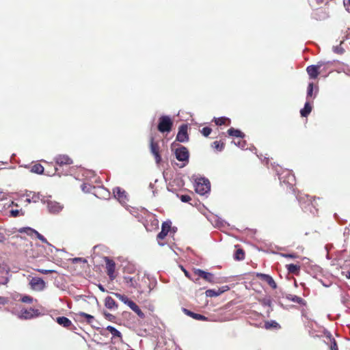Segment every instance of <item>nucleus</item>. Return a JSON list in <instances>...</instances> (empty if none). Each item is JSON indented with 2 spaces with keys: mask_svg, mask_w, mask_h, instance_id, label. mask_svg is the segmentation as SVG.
Masks as SVG:
<instances>
[{
  "mask_svg": "<svg viewBox=\"0 0 350 350\" xmlns=\"http://www.w3.org/2000/svg\"><path fill=\"white\" fill-rule=\"evenodd\" d=\"M114 197L120 202H126V196L124 190L120 187H116L113 190Z\"/></svg>",
  "mask_w": 350,
  "mask_h": 350,
  "instance_id": "dca6fc26",
  "label": "nucleus"
},
{
  "mask_svg": "<svg viewBox=\"0 0 350 350\" xmlns=\"http://www.w3.org/2000/svg\"><path fill=\"white\" fill-rule=\"evenodd\" d=\"M42 203L46 204L48 212L51 214L57 215L64 208V205L61 203L51 200L46 197L42 198Z\"/></svg>",
  "mask_w": 350,
  "mask_h": 350,
  "instance_id": "f03ea898",
  "label": "nucleus"
},
{
  "mask_svg": "<svg viewBox=\"0 0 350 350\" xmlns=\"http://www.w3.org/2000/svg\"><path fill=\"white\" fill-rule=\"evenodd\" d=\"M9 271L0 267V285H5L9 282Z\"/></svg>",
  "mask_w": 350,
  "mask_h": 350,
  "instance_id": "a211bd4d",
  "label": "nucleus"
},
{
  "mask_svg": "<svg viewBox=\"0 0 350 350\" xmlns=\"http://www.w3.org/2000/svg\"><path fill=\"white\" fill-rule=\"evenodd\" d=\"M300 206L304 212H310L312 215L317 213L316 200L308 195H300L297 197Z\"/></svg>",
  "mask_w": 350,
  "mask_h": 350,
  "instance_id": "f257e3e1",
  "label": "nucleus"
},
{
  "mask_svg": "<svg viewBox=\"0 0 350 350\" xmlns=\"http://www.w3.org/2000/svg\"><path fill=\"white\" fill-rule=\"evenodd\" d=\"M57 164L59 165H70L72 163V160L66 154H59L55 158Z\"/></svg>",
  "mask_w": 350,
  "mask_h": 350,
  "instance_id": "2eb2a0df",
  "label": "nucleus"
},
{
  "mask_svg": "<svg viewBox=\"0 0 350 350\" xmlns=\"http://www.w3.org/2000/svg\"><path fill=\"white\" fill-rule=\"evenodd\" d=\"M105 306L108 309H110V310L118 308V306H117L115 300L111 297H109V296H107L105 298Z\"/></svg>",
  "mask_w": 350,
  "mask_h": 350,
  "instance_id": "5701e85b",
  "label": "nucleus"
},
{
  "mask_svg": "<svg viewBox=\"0 0 350 350\" xmlns=\"http://www.w3.org/2000/svg\"><path fill=\"white\" fill-rule=\"evenodd\" d=\"M150 187H153V185L152 183L150 184Z\"/></svg>",
  "mask_w": 350,
  "mask_h": 350,
  "instance_id": "338daca9",
  "label": "nucleus"
},
{
  "mask_svg": "<svg viewBox=\"0 0 350 350\" xmlns=\"http://www.w3.org/2000/svg\"><path fill=\"white\" fill-rule=\"evenodd\" d=\"M26 196H27V198H26V200H25V202H27V203H31V202H32V200H31V196H30V194L27 193V194H26Z\"/></svg>",
  "mask_w": 350,
  "mask_h": 350,
  "instance_id": "680f3d73",
  "label": "nucleus"
},
{
  "mask_svg": "<svg viewBox=\"0 0 350 350\" xmlns=\"http://www.w3.org/2000/svg\"><path fill=\"white\" fill-rule=\"evenodd\" d=\"M56 322L64 327H69L72 325L71 321L66 317H59L56 319Z\"/></svg>",
  "mask_w": 350,
  "mask_h": 350,
  "instance_id": "412c9836",
  "label": "nucleus"
},
{
  "mask_svg": "<svg viewBox=\"0 0 350 350\" xmlns=\"http://www.w3.org/2000/svg\"><path fill=\"white\" fill-rule=\"evenodd\" d=\"M182 270L183 271L185 276L187 277L188 278H190L189 273L185 268H183V267H182Z\"/></svg>",
  "mask_w": 350,
  "mask_h": 350,
  "instance_id": "e2e57ef3",
  "label": "nucleus"
},
{
  "mask_svg": "<svg viewBox=\"0 0 350 350\" xmlns=\"http://www.w3.org/2000/svg\"><path fill=\"white\" fill-rule=\"evenodd\" d=\"M228 133L229 135L235 137H239L243 139L245 137V134L243 132L233 127H231L228 130Z\"/></svg>",
  "mask_w": 350,
  "mask_h": 350,
  "instance_id": "4be33fe9",
  "label": "nucleus"
},
{
  "mask_svg": "<svg viewBox=\"0 0 350 350\" xmlns=\"http://www.w3.org/2000/svg\"><path fill=\"white\" fill-rule=\"evenodd\" d=\"M348 3L350 5V0H348Z\"/></svg>",
  "mask_w": 350,
  "mask_h": 350,
  "instance_id": "774afa93",
  "label": "nucleus"
},
{
  "mask_svg": "<svg viewBox=\"0 0 350 350\" xmlns=\"http://www.w3.org/2000/svg\"><path fill=\"white\" fill-rule=\"evenodd\" d=\"M106 329L111 334L113 337H117V338H122V334L116 327H114L111 325H108Z\"/></svg>",
  "mask_w": 350,
  "mask_h": 350,
  "instance_id": "a878e982",
  "label": "nucleus"
},
{
  "mask_svg": "<svg viewBox=\"0 0 350 350\" xmlns=\"http://www.w3.org/2000/svg\"><path fill=\"white\" fill-rule=\"evenodd\" d=\"M227 120L230 122V120L226 117H220V118H215V124L217 125H219V126L225 124Z\"/></svg>",
  "mask_w": 350,
  "mask_h": 350,
  "instance_id": "e433bc0d",
  "label": "nucleus"
},
{
  "mask_svg": "<svg viewBox=\"0 0 350 350\" xmlns=\"http://www.w3.org/2000/svg\"><path fill=\"white\" fill-rule=\"evenodd\" d=\"M345 276L347 278L350 279V271L346 272Z\"/></svg>",
  "mask_w": 350,
  "mask_h": 350,
  "instance_id": "69168bd1",
  "label": "nucleus"
},
{
  "mask_svg": "<svg viewBox=\"0 0 350 350\" xmlns=\"http://www.w3.org/2000/svg\"><path fill=\"white\" fill-rule=\"evenodd\" d=\"M244 258H245L244 251L241 248L237 249L234 254V258L237 260H243Z\"/></svg>",
  "mask_w": 350,
  "mask_h": 350,
  "instance_id": "7c9ffc66",
  "label": "nucleus"
},
{
  "mask_svg": "<svg viewBox=\"0 0 350 350\" xmlns=\"http://www.w3.org/2000/svg\"><path fill=\"white\" fill-rule=\"evenodd\" d=\"M265 328L267 329H270L271 328L279 329L280 328V325L275 321H270L265 323Z\"/></svg>",
  "mask_w": 350,
  "mask_h": 350,
  "instance_id": "bb28decb",
  "label": "nucleus"
},
{
  "mask_svg": "<svg viewBox=\"0 0 350 350\" xmlns=\"http://www.w3.org/2000/svg\"><path fill=\"white\" fill-rule=\"evenodd\" d=\"M309 2H310V4L311 6H314V3H316V4L317 5H321V3H323V0H309Z\"/></svg>",
  "mask_w": 350,
  "mask_h": 350,
  "instance_id": "3c124183",
  "label": "nucleus"
},
{
  "mask_svg": "<svg viewBox=\"0 0 350 350\" xmlns=\"http://www.w3.org/2000/svg\"><path fill=\"white\" fill-rule=\"evenodd\" d=\"M171 221H164L161 226V230L157 234V239H163L167 234L168 232L171 228Z\"/></svg>",
  "mask_w": 350,
  "mask_h": 350,
  "instance_id": "4468645a",
  "label": "nucleus"
},
{
  "mask_svg": "<svg viewBox=\"0 0 350 350\" xmlns=\"http://www.w3.org/2000/svg\"><path fill=\"white\" fill-rule=\"evenodd\" d=\"M313 90H314V84H313V83H310L308 84V89H307V96H306L307 100H309L310 97L312 96Z\"/></svg>",
  "mask_w": 350,
  "mask_h": 350,
  "instance_id": "c9c22d12",
  "label": "nucleus"
},
{
  "mask_svg": "<svg viewBox=\"0 0 350 350\" xmlns=\"http://www.w3.org/2000/svg\"><path fill=\"white\" fill-rule=\"evenodd\" d=\"M81 261H82V262H87V260H86L85 259H83V258H75L73 259V262H81Z\"/></svg>",
  "mask_w": 350,
  "mask_h": 350,
  "instance_id": "bf43d9fd",
  "label": "nucleus"
},
{
  "mask_svg": "<svg viewBox=\"0 0 350 350\" xmlns=\"http://www.w3.org/2000/svg\"><path fill=\"white\" fill-rule=\"evenodd\" d=\"M260 277L262 280L265 281L272 288L275 289L277 288L276 283L271 276L265 273H260Z\"/></svg>",
  "mask_w": 350,
  "mask_h": 350,
  "instance_id": "6ab92c4d",
  "label": "nucleus"
},
{
  "mask_svg": "<svg viewBox=\"0 0 350 350\" xmlns=\"http://www.w3.org/2000/svg\"><path fill=\"white\" fill-rule=\"evenodd\" d=\"M194 273L210 283L215 284L217 282L215 277L211 273L200 269H194Z\"/></svg>",
  "mask_w": 350,
  "mask_h": 350,
  "instance_id": "9b49d317",
  "label": "nucleus"
},
{
  "mask_svg": "<svg viewBox=\"0 0 350 350\" xmlns=\"http://www.w3.org/2000/svg\"><path fill=\"white\" fill-rule=\"evenodd\" d=\"M280 183L286 184L290 188L295 185V176L289 170L283 171L281 174H278Z\"/></svg>",
  "mask_w": 350,
  "mask_h": 350,
  "instance_id": "20e7f679",
  "label": "nucleus"
},
{
  "mask_svg": "<svg viewBox=\"0 0 350 350\" xmlns=\"http://www.w3.org/2000/svg\"><path fill=\"white\" fill-rule=\"evenodd\" d=\"M234 144L241 148V149H245L246 146V142L245 141H239L238 142H233Z\"/></svg>",
  "mask_w": 350,
  "mask_h": 350,
  "instance_id": "a18cd8bd",
  "label": "nucleus"
},
{
  "mask_svg": "<svg viewBox=\"0 0 350 350\" xmlns=\"http://www.w3.org/2000/svg\"><path fill=\"white\" fill-rule=\"evenodd\" d=\"M286 267L288 273L293 274H297L300 270V266L295 264L286 265Z\"/></svg>",
  "mask_w": 350,
  "mask_h": 350,
  "instance_id": "b1692460",
  "label": "nucleus"
},
{
  "mask_svg": "<svg viewBox=\"0 0 350 350\" xmlns=\"http://www.w3.org/2000/svg\"><path fill=\"white\" fill-rule=\"evenodd\" d=\"M115 296L121 301H122L124 304H126L127 302L130 300L126 295L118 293H115Z\"/></svg>",
  "mask_w": 350,
  "mask_h": 350,
  "instance_id": "4c0bfd02",
  "label": "nucleus"
},
{
  "mask_svg": "<svg viewBox=\"0 0 350 350\" xmlns=\"http://www.w3.org/2000/svg\"><path fill=\"white\" fill-rule=\"evenodd\" d=\"M287 299L293 302L299 304L300 305H305V301L301 297L294 295H288Z\"/></svg>",
  "mask_w": 350,
  "mask_h": 350,
  "instance_id": "393cba45",
  "label": "nucleus"
},
{
  "mask_svg": "<svg viewBox=\"0 0 350 350\" xmlns=\"http://www.w3.org/2000/svg\"><path fill=\"white\" fill-rule=\"evenodd\" d=\"M173 122L168 116H161L159 120L158 130L161 133L170 132L172 130Z\"/></svg>",
  "mask_w": 350,
  "mask_h": 350,
  "instance_id": "39448f33",
  "label": "nucleus"
},
{
  "mask_svg": "<svg viewBox=\"0 0 350 350\" xmlns=\"http://www.w3.org/2000/svg\"><path fill=\"white\" fill-rule=\"evenodd\" d=\"M38 271L42 273V274H48L49 273L55 272L54 270L51 269H38Z\"/></svg>",
  "mask_w": 350,
  "mask_h": 350,
  "instance_id": "8fccbe9b",
  "label": "nucleus"
},
{
  "mask_svg": "<svg viewBox=\"0 0 350 350\" xmlns=\"http://www.w3.org/2000/svg\"><path fill=\"white\" fill-rule=\"evenodd\" d=\"M183 312L185 314L192 317L193 319L199 321H206L208 319L204 315H202L200 314L195 313L193 312H191L186 308H183Z\"/></svg>",
  "mask_w": 350,
  "mask_h": 350,
  "instance_id": "f3484780",
  "label": "nucleus"
},
{
  "mask_svg": "<svg viewBox=\"0 0 350 350\" xmlns=\"http://www.w3.org/2000/svg\"><path fill=\"white\" fill-rule=\"evenodd\" d=\"M31 196V200H32V202L36 203L40 200L42 202V198L44 197V196L41 195L40 193H36L29 191L28 193Z\"/></svg>",
  "mask_w": 350,
  "mask_h": 350,
  "instance_id": "c85d7f7f",
  "label": "nucleus"
},
{
  "mask_svg": "<svg viewBox=\"0 0 350 350\" xmlns=\"http://www.w3.org/2000/svg\"><path fill=\"white\" fill-rule=\"evenodd\" d=\"M211 184L208 179L200 178L196 180L195 190L200 195H204L210 191Z\"/></svg>",
  "mask_w": 350,
  "mask_h": 350,
  "instance_id": "7ed1b4c3",
  "label": "nucleus"
},
{
  "mask_svg": "<svg viewBox=\"0 0 350 350\" xmlns=\"http://www.w3.org/2000/svg\"><path fill=\"white\" fill-rule=\"evenodd\" d=\"M105 316L109 320H111L114 317L113 315L109 313H105Z\"/></svg>",
  "mask_w": 350,
  "mask_h": 350,
  "instance_id": "052dcab7",
  "label": "nucleus"
},
{
  "mask_svg": "<svg viewBox=\"0 0 350 350\" xmlns=\"http://www.w3.org/2000/svg\"><path fill=\"white\" fill-rule=\"evenodd\" d=\"M324 65V63L322 62H319L316 65H310L308 66L306 68V71L310 79H316L319 74V70Z\"/></svg>",
  "mask_w": 350,
  "mask_h": 350,
  "instance_id": "9d476101",
  "label": "nucleus"
},
{
  "mask_svg": "<svg viewBox=\"0 0 350 350\" xmlns=\"http://www.w3.org/2000/svg\"><path fill=\"white\" fill-rule=\"evenodd\" d=\"M229 289V287L228 286H224L219 288L217 291H219V295L224 293L225 291H228Z\"/></svg>",
  "mask_w": 350,
  "mask_h": 350,
  "instance_id": "5fc2aeb1",
  "label": "nucleus"
},
{
  "mask_svg": "<svg viewBox=\"0 0 350 350\" xmlns=\"http://www.w3.org/2000/svg\"><path fill=\"white\" fill-rule=\"evenodd\" d=\"M79 315L81 317H83L86 319V321L88 324L92 325L93 322L94 321V317L89 314H87L83 312H81L79 313Z\"/></svg>",
  "mask_w": 350,
  "mask_h": 350,
  "instance_id": "473e14b6",
  "label": "nucleus"
},
{
  "mask_svg": "<svg viewBox=\"0 0 350 350\" xmlns=\"http://www.w3.org/2000/svg\"><path fill=\"white\" fill-rule=\"evenodd\" d=\"M20 233H25L29 236H32L33 234H35L36 232V230L30 228V227H23L21 228L18 230Z\"/></svg>",
  "mask_w": 350,
  "mask_h": 350,
  "instance_id": "cd10ccee",
  "label": "nucleus"
},
{
  "mask_svg": "<svg viewBox=\"0 0 350 350\" xmlns=\"http://www.w3.org/2000/svg\"><path fill=\"white\" fill-rule=\"evenodd\" d=\"M31 288L36 291H42L46 288L45 282L38 277H33L29 282Z\"/></svg>",
  "mask_w": 350,
  "mask_h": 350,
  "instance_id": "6e6552de",
  "label": "nucleus"
},
{
  "mask_svg": "<svg viewBox=\"0 0 350 350\" xmlns=\"http://www.w3.org/2000/svg\"><path fill=\"white\" fill-rule=\"evenodd\" d=\"M124 282L126 284L129 285L131 287L136 288L137 285V281L134 279V278L126 276L124 278Z\"/></svg>",
  "mask_w": 350,
  "mask_h": 350,
  "instance_id": "c756f323",
  "label": "nucleus"
},
{
  "mask_svg": "<svg viewBox=\"0 0 350 350\" xmlns=\"http://www.w3.org/2000/svg\"><path fill=\"white\" fill-rule=\"evenodd\" d=\"M211 131H212V129L208 127V126H206V127H204L202 130H201V133L204 136V137H208L211 133Z\"/></svg>",
  "mask_w": 350,
  "mask_h": 350,
  "instance_id": "ea45409f",
  "label": "nucleus"
},
{
  "mask_svg": "<svg viewBox=\"0 0 350 350\" xmlns=\"http://www.w3.org/2000/svg\"><path fill=\"white\" fill-rule=\"evenodd\" d=\"M98 288H99L102 292H105V289L104 286H103L102 284H99L98 285Z\"/></svg>",
  "mask_w": 350,
  "mask_h": 350,
  "instance_id": "0e129e2a",
  "label": "nucleus"
},
{
  "mask_svg": "<svg viewBox=\"0 0 350 350\" xmlns=\"http://www.w3.org/2000/svg\"><path fill=\"white\" fill-rule=\"evenodd\" d=\"M35 235L42 243H46V244H47L49 245H51V244L47 241L46 239L43 235L40 234L38 231H36Z\"/></svg>",
  "mask_w": 350,
  "mask_h": 350,
  "instance_id": "58836bf2",
  "label": "nucleus"
},
{
  "mask_svg": "<svg viewBox=\"0 0 350 350\" xmlns=\"http://www.w3.org/2000/svg\"><path fill=\"white\" fill-rule=\"evenodd\" d=\"M38 315V310L33 308L22 309L18 317L22 319H30Z\"/></svg>",
  "mask_w": 350,
  "mask_h": 350,
  "instance_id": "ddd939ff",
  "label": "nucleus"
},
{
  "mask_svg": "<svg viewBox=\"0 0 350 350\" xmlns=\"http://www.w3.org/2000/svg\"><path fill=\"white\" fill-rule=\"evenodd\" d=\"M206 296L208 297H214L219 295V291L215 289H208L205 292Z\"/></svg>",
  "mask_w": 350,
  "mask_h": 350,
  "instance_id": "f704fd0d",
  "label": "nucleus"
},
{
  "mask_svg": "<svg viewBox=\"0 0 350 350\" xmlns=\"http://www.w3.org/2000/svg\"><path fill=\"white\" fill-rule=\"evenodd\" d=\"M331 350H338V346H337V343L336 342V340L334 339L332 340V342H331Z\"/></svg>",
  "mask_w": 350,
  "mask_h": 350,
  "instance_id": "864d4df0",
  "label": "nucleus"
},
{
  "mask_svg": "<svg viewBox=\"0 0 350 350\" xmlns=\"http://www.w3.org/2000/svg\"><path fill=\"white\" fill-rule=\"evenodd\" d=\"M178 197L183 202H189L191 200V197L189 195H178Z\"/></svg>",
  "mask_w": 350,
  "mask_h": 350,
  "instance_id": "c03bdc74",
  "label": "nucleus"
},
{
  "mask_svg": "<svg viewBox=\"0 0 350 350\" xmlns=\"http://www.w3.org/2000/svg\"><path fill=\"white\" fill-rule=\"evenodd\" d=\"M9 299L8 297L0 296V304L6 305L8 304Z\"/></svg>",
  "mask_w": 350,
  "mask_h": 350,
  "instance_id": "09e8293b",
  "label": "nucleus"
},
{
  "mask_svg": "<svg viewBox=\"0 0 350 350\" xmlns=\"http://www.w3.org/2000/svg\"><path fill=\"white\" fill-rule=\"evenodd\" d=\"M81 189L83 191L86 192V193L90 192L89 187H88V185L86 184H83L81 185Z\"/></svg>",
  "mask_w": 350,
  "mask_h": 350,
  "instance_id": "4d7b16f0",
  "label": "nucleus"
},
{
  "mask_svg": "<svg viewBox=\"0 0 350 350\" xmlns=\"http://www.w3.org/2000/svg\"><path fill=\"white\" fill-rule=\"evenodd\" d=\"M133 311H134L141 319L145 318L144 313L141 310L138 306H137Z\"/></svg>",
  "mask_w": 350,
  "mask_h": 350,
  "instance_id": "79ce46f5",
  "label": "nucleus"
},
{
  "mask_svg": "<svg viewBox=\"0 0 350 350\" xmlns=\"http://www.w3.org/2000/svg\"><path fill=\"white\" fill-rule=\"evenodd\" d=\"M175 156L178 161L185 162L181 167H184L189 162V152L187 148L183 146L176 148Z\"/></svg>",
  "mask_w": 350,
  "mask_h": 350,
  "instance_id": "423d86ee",
  "label": "nucleus"
},
{
  "mask_svg": "<svg viewBox=\"0 0 350 350\" xmlns=\"http://www.w3.org/2000/svg\"><path fill=\"white\" fill-rule=\"evenodd\" d=\"M262 304L264 306L271 307V300L269 298L264 299L262 301Z\"/></svg>",
  "mask_w": 350,
  "mask_h": 350,
  "instance_id": "49530a36",
  "label": "nucleus"
},
{
  "mask_svg": "<svg viewBox=\"0 0 350 350\" xmlns=\"http://www.w3.org/2000/svg\"><path fill=\"white\" fill-rule=\"evenodd\" d=\"M212 147L217 151H222L224 148V144L218 141H215L212 144Z\"/></svg>",
  "mask_w": 350,
  "mask_h": 350,
  "instance_id": "72a5a7b5",
  "label": "nucleus"
},
{
  "mask_svg": "<svg viewBox=\"0 0 350 350\" xmlns=\"http://www.w3.org/2000/svg\"><path fill=\"white\" fill-rule=\"evenodd\" d=\"M31 172L38 174H42L44 172V167L40 164H35L32 166Z\"/></svg>",
  "mask_w": 350,
  "mask_h": 350,
  "instance_id": "2f4dec72",
  "label": "nucleus"
},
{
  "mask_svg": "<svg viewBox=\"0 0 350 350\" xmlns=\"http://www.w3.org/2000/svg\"><path fill=\"white\" fill-rule=\"evenodd\" d=\"M188 126L186 124H181L178 128V131L176 137V141L185 143L189 141V135L187 133Z\"/></svg>",
  "mask_w": 350,
  "mask_h": 350,
  "instance_id": "0eeeda50",
  "label": "nucleus"
},
{
  "mask_svg": "<svg viewBox=\"0 0 350 350\" xmlns=\"http://www.w3.org/2000/svg\"><path fill=\"white\" fill-rule=\"evenodd\" d=\"M21 301L23 303L31 304L33 301V297L29 295H24L21 298Z\"/></svg>",
  "mask_w": 350,
  "mask_h": 350,
  "instance_id": "a19ab883",
  "label": "nucleus"
},
{
  "mask_svg": "<svg viewBox=\"0 0 350 350\" xmlns=\"http://www.w3.org/2000/svg\"><path fill=\"white\" fill-rule=\"evenodd\" d=\"M332 49H333V51L337 54H342L344 53L343 48L341 47L340 45L339 46H334Z\"/></svg>",
  "mask_w": 350,
  "mask_h": 350,
  "instance_id": "37998d69",
  "label": "nucleus"
},
{
  "mask_svg": "<svg viewBox=\"0 0 350 350\" xmlns=\"http://www.w3.org/2000/svg\"><path fill=\"white\" fill-rule=\"evenodd\" d=\"M281 255L285 258H295L297 257V255L295 254H282Z\"/></svg>",
  "mask_w": 350,
  "mask_h": 350,
  "instance_id": "6e6d98bb",
  "label": "nucleus"
},
{
  "mask_svg": "<svg viewBox=\"0 0 350 350\" xmlns=\"http://www.w3.org/2000/svg\"><path fill=\"white\" fill-rule=\"evenodd\" d=\"M6 238L3 233L0 232V243H3L5 241Z\"/></svg>",
  "mask_w": 350,
  "mask_h": 350,
  "instance_id": "13d9d810",
  "label": "nucleus"
},
{
  "mask_svg": "<svg viewBox=\"0 0 350 350\" xmlns=\"http://www.w3.org/2000/svg\"><path fill=\"white\" fill-rule=\"evenodd\" d=\"M105 261L106 262L107 275H109V278L111 280H113L115 278L114 272L116 269V263L113 260L110 259L109 257H105Z\"/></svg>",
  "mask_w": 350,
  "mask_h": 350,
  "instance_id": "f8f14e48",
  "label": "nucleus"
},
{
  "mask_svg": "<svg viewBox=\"0 0 350 350\" xmlns=\"http://www.w3.org/2000/svg\"><path fill=\"white\" fill-rule=\"evenodd\" d=\"M150 152L154 156L157 164H159L161 161V157L159 153V146L158 143L154 142V138H150Z\"/></svg>",
  "mask_w": 350,
  "mask_h": 350,
  "instance_id": "1a4fd4ad",
  "label": "nucleus"
},
{
  "mask_svg": "<svg viewBox=\"0 0 350 350\" xmlns=\"http://www.w3.org/2000/svg\"><path fill=\"white\" fill-rule=\"evenodd\" d=\"M126 305H127L132 310H133L137 306L134 301H133L131 299L127 302Z\"/></svg>",
  "mask_w": 350,
  "mask_h": 350,
  "instance_id": "de8ad7c7",
  "label": "nucleus"
},
{
  "mask_svg": "<svg viewBox=\"0 0 350 350\" xmlns=\"http://www.w3.org/2000/svg\"><path fill=\"white\" fill-rule=\"evenodd\" d=\"M312 105L310 103V100H307L305 103L304 108L300 110V114L301 117L306 118L312 111Z\"/></svg>",
  "mask_w": 350,
  "mask_h": 350,
  "instance_id": "aec40b11",
  "label": "nucleus"
},
{
  "mask_svg": "<svg viewBox=\"0 0 350 350\" xmlns=\"http://www.w3.org/2000/svg\"><path fill=\"white\" fill-rule=\"evenodd\" d=\"M10 215L12 217H16L18 216L20 211L17 210V209H15V210L12 209V210L10 211Z\"/></svg>",
  "mask_w": 350,
  "mask_h": 350,
  "instance_id": "603ef678",
  "label": "nucleus"
}]
</instances>
